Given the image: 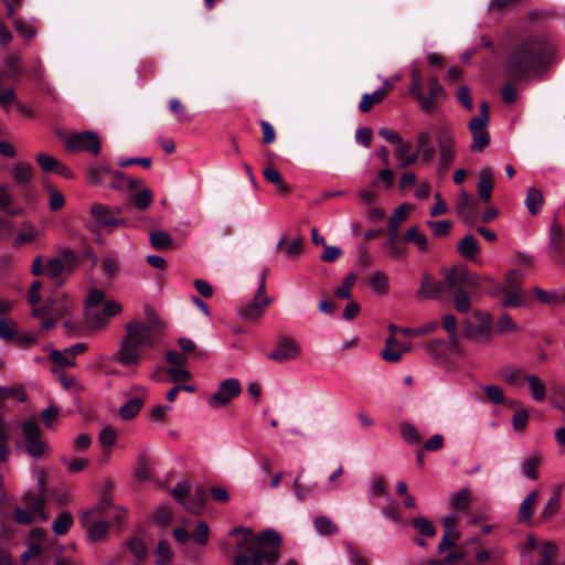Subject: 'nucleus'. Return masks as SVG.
Masks as SVG:
<instances>
[{
  "mask_svg": "<svg viewBox=\"0 0 565 565\" xmlns=\"http://www.w3.org/2000/svg\"><path fill=\"white\" fill-rule=\"evenodd\" d=\"M524 280V274L522 270L513 269L505 275V278L501 285H495V291H513L522 290L521 285Z\"/></svg>",
  "mask_w": 565,
  "mask_h": 565,
  "instance_id": "nucleus-25",
  "label": "nucleus"
},
{
  "mask_svg": "<svg viewBox=\"0 0 565 565\" xmlns=\"http://www.w3.org/2000/svg\"><path fill=\"white\" fill-rule=\"evenodd\" d=\"M238 534H242V537L236 543L237 548H243L247 545L258 544L257 541L255 540V535L250 529L237 526V527H233L230 531V535L234 536V535H238Z\"/></svg>",
  "mask_w": 565,
  "mask_h": 565,
  "instance_id": "nucleus-48",
  "label": "nucleus"
},
{
  "mask_svg": "<svg viewBox=\"0 0 565 565\" xmlns=\"http://www.w3.org/2000/svg\"><path fill=\"white\" fill-rule=\"evenodd\" d=\"M370 285L376 295H385L388 290V277L383 271H375L370 278Z\"/></svg>",
  "mask_w": 565,
  "mask_h": 565,
  "instance_id": "nucleus-47",
  "label": "nucleus"
},
{
  "mask_svg": "<svg viewBox=\"0 0 565 565\" xmlns=\"http://www.w3.org/2000/svg\"><path fill=\"white\" fill-rule=\"evenodd\" d=\"M454 295L455 309L460 313H467L471 309V301L468 292L460 287L447 289Z\"/></svg>",
  "mask_w": 565,
  "mask_h": 565,
  "instance_id": "nucleus-43",
  "label": "nucleus"
},
{
  "mask_svg": "<svg viewBox=\"0 0 565 565\" xmlns=\"http://www.w3.org/2000/svg\"><path fill=\"white\" fill-rule=\"evenodd\" d=\"M152 202V192L149 189H142L134 196V203L138 210H147Z\"/></svg>",
  "mask_w": 565,
  "mask_h": 565,
  "instance_id": "nucleus-63",
  "label": "nucleus"
},
{
  "mask_svg": "<svg viewBox=\"0 0 565 565\" xmlns=\"http://www.w3.org/2000/svg\"><path fill=\"white\" fill-rule=\"evenodd\" d=\"M542 461V455L536 451L533 452L531 456L524 458L520 463V470L521 473L530 479V480H537L539 473H537V467L540 466Z\"/></svg>",
  "mask_w": 565,
  "mask_h": 565,
  "instance_id": "nucleus-27",
  "label": "nucleus"
},
{
  "mask_svg": "<svg viewBox=\"0 0 565 565\" xmlns=\"http://www.w3.org/2000/svg\"><path fill=\"white\" fill-rule=\"evenodd\" d=\"M457 248L462 257L467 259H476L479 252V244L472 234H467L458 242Z\"/></svg>",
  "mask_w": 565,
  "mask_h": 565,
  "instance_id": "nucleus-30",
  "label": "nucleus"
},
{
  "mask_svg": "<svg viewBox=\"0 0 565 565\" xmlns=\"http://www.w3.org/2000/svg\"><path fill=\"white\" fill-rule=\"evenodd\" d=\"M292 488L295 491V495L298 501H305L312 492L317 489V483H312L309 486L302 484L300 482V475H298L292 482Z\"/></svg>",
  "mask_w": 565,
  "mask_h": 565,
  "instance_id": "nucleus-52",
  "label": "nucleus"
},
{
  "mask_svg": "<svg viewBox=\"0 0 565 565\" xmlns=\"http://www.w3.org/2000/svg\"><path fill=\"white\" fill-rule=\"evenodd\" d=\"M553 45L542 35L527 36L515 44L507 58V73L514 79L540 76L553 58Z\"/></svg>",
  "mask_w": 565,
  "mask_h": 565,
  "instance_id": "nucleus-2",
  "label": "nucleus"
},
{
  "mask_svg": "<svg viewBox=\"0 0 565 565\" xmlns=\"http://www.w3.org/2000/svg\"><path fill=\"white\" fill-rule=\"evenodd\" d=\"M450 508L455 511L465 512L470 503V490L468 488L460 489L450 497Z\"/></svg>",
  "mask_w": 565,
  "mask_h": 565,
  "instance_id": "nucleus-44",
  "label": "nucleus"
},
{
  "mask_svg": "<svg viewBox=\"0 0 565 565\" xmlns=\"http://www.w3.org/2000/svg\"><path fill=\"white\" fill-rule=\"evenodd\" d=\"M73 524V516L67 511L58 513L57 518L52 524V529L55 535H64Z\"/></svg>",
  "mask_w": 565,
  "mask_h": 565,
  "instance_id": "nucleus-45",
  "label": "nucleus"
},
{
  "mask_svg": "<svg viewBox=\"0 0 565 565\" xmlns=\"http://www.w3.org/2000/svg\"><path fill=\"white\" fill-rule=\"evenodd\" d=\"M490 119L489 105L487 102L481 103L479 115L472 117L468 122V129L472 135L471 151L480 152L490 143V135L488 131Z\"/></svg>",
  "mask_w": 565,
  "mask_h": 565,
  "instance_id": "nucleus-7",
  "label": "nucleus"
},
{
  "mask_svg": "<svg viewBox=\"0 0 565 565\" xmlns=\"http://www.w3.org/2000/svg\"><path fill=\"white\" fill-rule=\"evenodd\" d=\"M387 95V90L385 88H379L372 94H363L359 109L362 113H369L374 105L380 104Z\"/></svg>",
  "mask_w": 565,
  "mask_h": 565,
  "instance_id": "nucleus-38",
  "label": "nucleus"
},
{
  "mask_svg": "<svg viewBox=\"0 0 565 565\" xmlns=\"http://www.w3.org/2000/svg\"><path fill=\"white\" fill-rule=\"evenodd\" d=\"M345 550L349 557V561L352 565H369V561L365 556H363L352 543H345Z\"/></svg>",
  "mask_w": 565,
  "mask_h": 565,
  "instance_id": "nucleus-64",
  "label": "nucleus"
},
{
  "mask_svg": "<svg viewBox=\"0 0 565 565\" xmlns=\"http://www.w3.org/2000/svg\"><path fill=\"white\" fill-rule=\"evenodd\" d=\"M255 540L258 543L259 551H264V546L268 545L273 547L271 551H277V547L281 544V537L279 533L273 529L265 530L259 535H255Z\"/></svg>",
  "mask_w": 565,
  "mask_h": 565,
  "instance_id": "nucleus-36",
  "label": "nucleus"
},
{
  "mask_svg": "<svg viewBox=\"0 0 565 565\" xmlns=\"http://www.w3.org/2000/svg\"><path fill=\"white\" fill-rule=\"evenodd\" d=\"M66 148L72 152L87 151L97 156L100 152V139L94 131H83L71 135Z\"/></svg>",
  "mask_w": 565,
  "mask_h": 565,
  "instance_id": "nucleus-15",
  "label": "nucleus"
},
{
  "mask_svg": "<svg viewBox=\"0 0 565 565\" xmlns=\"http://www.w3.org/2000/svg\"><path fill=\"white\" fill-rule=\"evenodd\" d=\"M491 296H497L499 294H503L504 297L502 299V306L505 308H518L526 305L525 300V291L523 290H513V291H489Z\"/></svg>",
  "mask_w": 565,
  "mask_h": 565,
  "instance_id": "nucleus-29",
  "label": "nucleus"
},
{
  "mask_svg": "<svg viewBox=\"0 0 565 565\" xmlns=\"http://www.w3.org/2000/svg\"><path fill=\"white\" fill-rule=\"evenodd\" d=\"M358 279L355 273L348 274L342 280L341 285L337 288L335 295L342 299H350L352 297V288Z\"/></svg>",
  "mask_w": 565,
  "mask_h": 565,
  "instance_id": "nucleus-50",
  "label": "nucleus"
},
{
  "mask_svg": "<svg viewBox=\"0 0 565 565\" xmlns=\"http://www.w3.org/2000/svg\"><path fill=\"white\" fill-rule=\"evenodd\" d=\"M149 241L153 248L163 249L172 244V236L166 231H152L149 234Z\"/></svg>",
  "mask_w": 565,
  "mask_h": 565,
  "instance_id": "nucleus-46",
  "label": "nucleus"
},
{
  "mask_svg": "<svg viewBox=\"0 0 565 565\" xmlns=\"http://www.w3.org/2000/svg\"><path fill=\"white\" fill-rule=\"evenodd\" d=\"M67 274V267L56 257L51 258L46 263V276L54 280L57 286L64 284L63 274Z\"/></svg>",
  "mask_w": 565,
  "mask_h": 565,
  "instance_id": "nucleus-32",
  "label": "nucleus"
},
{
  "mask_svg": "<svg viewBox=\"0 0 565 565\" xmlns=\"http://www.w3.org/2000/svg\"><path fill=\"white\" fill-rule=\"evenodd\" d=\"M118 207H109L107 205L95 203L90 206V215L99 226H115L122 222L116 218L113 214L119 213Z\"/></svg>",
  "mask_w": 565,
  "mask_h": 565,
  "instance_id": "nucleus-20",
  "label": "nucleus"
},
{
  "mask_svg": "<svg viewBox=\"0 0 565 565\" xmlns=\"http://www.w3.org/2000/svg\"><path fill=\"white\" fill-rule=\"evenodd\" d=\"M313 527L322 536H331L339 533V526L326 515L316 516L313 519Z\"/></svg>",
  "mask_w": 565,
  "mask_h": 565,
  "instance_id": "nucleus-33",
  "label": "nucleus"
},
{
  "mask_svg": "<svg viewBox=\"0 0 565 565\" xmlns=\"http://www.w3.org/2000/svg\"><path fill=\"white\" fill-rule=\"evenodd\" d=\"M301 354L298 343L288 337L280 338L274 350L267 355L268 359L278 363L294 361Z\"/></svg>",
  "mask_w": 565,
  "mask_h": 565,
  "instance_id": "nucleus-17",
  "label": "nucleus"
},
{
  "mask_svg": "<svg viewBox=\"0 0 565 565\" xmlns=\"http://www.w3.org/2000/svg\"><path fill=\"white\" fill-rule=\"evenodd\" d=\"M190 535L195 543L200 545H205L210 536L209 524L205 521H200Z\"/></svg>",
  "mask_w": 565,
  "mask_h": 565,
  "instance_id": "nucleus-58",
  "label": "nucleus"
},
{
  "mask_svg": "<svg viewBox=\"0 0 565 565\" xmlns=\"http://www.w3.org/2000/svg\"><path fill=\"white\" fill-rule=\"evenodd\" d=\"M204 501L205 492L203 490H198L195 494H191V492H189L180 504L190 513L198 514L203 509Z\"/></svg>",
  "mask_w": 565,
  "mask_h": 565,
  "instance_id": "nucleus-34",
  "label": "nucleus"
},
{
  "mask_svg": "<svg viewBox=\"0 0 565 565\" xmlns=\"http://www.w3.org/2000/svg\"><path fill=\"white\" fill-rule=\"evenodd\" d=\"M23 502L33 514L39 513L43 521L47 519V515L44 513L45 498L43 495L26 493L23 497Z\"/></svg>",
  "mask_w": 565,
  "mask_h": 565,
  "instance_id": "nucleus-41",
  "label": "nucleus"
},
{
  "mask_svg": "<svg viewBox=\"0 0 565 565\" xmlns=\"http://www.w3.org/2000/svg\"><path fill=\"white\" fill-rule=\"evenodd\" d=\"M268 275V269H264L260 276L259 285L257 291L252 300V302L246 303L241 307L239 315L245 320H255L259 318L266 307L269 305L270 299L266 295V277Z\"/></svg>",
  "mask_w": 565,
  "mask_h": 565,
  "instance_id": "nucleus-10",
  "label": "nucleus"
},
{
  "mask_svg": "<svg viewBox=\"0 0 565 565\" xmlns=\"http://www.w3.org/2000/svg\"><path fill=\"white\" fill-rule=\"evenodd\" d=\"M154 556L157 565H168L172 561L173 552L171 551L167 541L161 540L158 543Z\"/></svg>",
  "mask_w": 565,
  "mask_h": 565,
  "instance_id": "nucleus-51",
  "label": "nucleus"
},
{
  "mask_svg": "<svg viewBox=\"0 0 565 565\" xmlns=\"http://www.w3.org/2000/svg\"><path fill=\"white\" fill-rule=\"evenodd\" d=\"M263 174H264V178L268 182L278 185L279 191H281L284 193L288 191V186L284 183L280 172L278 170H276L275 168H271V167L265 168L263 171Z\"/></svg>",
  "mask_w": 565,
  "mask_h": 565,
  "instance_id": "nucleus-60",
  "label": "nucleus"
},
{
  "mask_svg": "<svg viewBox=\"0 0 565 565\" xmlns=\"http://www.w3.org/2000/svg\"><path fill=\"white\" fill-rule=\"evenodd\" d=\"M109 505L110 500L107 497H103L94 508L82 512L79 516V521L86 529L92 542L102 541L110 529V522L99 518Z\"/></svg>",
  "mask_w": 565,
  "mask_h": 565,
  "instance_id": "nucleus-5",
  "label": "nucleus"
},
{
  "mask_svg": "<svg viewBox=\"0 0 565 565\" xmlns=\"http://www.w3.org/2000/svg\"><path fill=\"white\" fill-rule=\"evenodd\" d=\"M473 317L478 321L477 324L473 323L471 318H466L462 321L463 338L486 344L492 338V316L487 311L476 310Z\"/></svg>",
  "mask_w": 565,
  "mask_h": 565,
  "instance_id": "nucleus-6",
  "label": "nucleus"
},
{
  "mask_svg": "<svg viewBox=\"0 0 565 565\" xmlns=\"http://www.w3.org/2000/svg\"><path fill=\"white\" fill-rule=\"evenodd\" d=\"M424 163H430L435 158V149L431 146V137L427 131L417 135V150Z\"/></svg>",
  "mask_w": 565,
  "mask_h": 565,
  "instance_id": "nucleus-22",
  "label": "nucleus"
},
{
  "mask_svg": "<svg viewBox=\"0 0 565 565\" xmlns=\"http://www.w3.org/2000/svg\"><path fill=\"white\" fill-rule=\"evenodd\" d=\"M459 516L456 513L449 514L443 520L444 535L452 537V540H459L460 532L457 530V522Z\"/></svg>",
  "mask_w": 565,
  "mask_h": 565,
  "instance_id": "nucleus-53",
  "label": "nucleus"
},
{
  "mask_svg": "<svg viewBox=\"0 0 565 565\" xmlns=\"http://www.w3.org/2000/svg\"><path fill=\"white\" fill-rule=\"evenodd\" d=\"M409 210L411 206L408 204L397 206L388 218V227L399 228L402 223L406 220Z\"/></svg>",
  "mask_w": 565,
  "mask_h": 565,
  "instance_id": "nucleus-56",
  "label": "nucleus"
},
{
  "mask_svg": "<svg viewBox=\"0 0 565 565\" xmlns=\"http://www.w3.org/2000/svg\"><path fill=\"white\" fill-rule=\"evenodd\" d=\"M477 189L480 199L486 203L490 202L493 190V177L490 169L480 171Z\"/></svg>",
  "mask_w": 565,
  "mask_h": 565,
  "instance_id": "nucleus-23",
  "label": "nucleus"
},
{
  "mask_svg": "<svg viewBox=\"0 0 565 565\" xmlns=\"http://www.w3.org/2000/svg\"><path fill=\"white\" fill-rule=\"evenodd\" d=\"M524 383L527 385L530 394L535 402L540 403L546 398V395H547L546 384L539 376H536L534 374H529V376L525 377Z\"/></svg>",
  "mask_w": 565,
  "mask_h": 565,
  "instance_id": "nucleus-26",
  "label": "nucleus"
},
{
  "mask_svg": "<svg viewBox=\"0 0 565 565\" xmlns=\"http://www.w3.org/2000/svg\"><path fill=\"white\" fill-rule=\"evenodd\" d=\"M527 376L529 374L521 367L505 366L501 370L502 380L512 387H520Z\"/></svg>",
  "mask_w": 565,
  "mask_h": 565,
  "instance_id": "nucleus-28",
  "label": "nucleus"
},
{
  "mask_svg": "<svg viewBox=\"0 0 565 565\" xmlns=\"http://www.w3.org/2000/svg\"><path fill=\"white\" fill-rule=\"evenodd\" d=\"M242 392L239 381L231 377L222 381L214 394L209 397L207 404L213 408L227 405Z\"/></svg>",
  "mask_w": 565,
  "mask_h": 565,
  "instance_id": "nucleus-16",
  "label": "nucleus"
},
{
  "mask_svg": "<svg viewBox=\"0 0 565 565\" xmlns=\"http://www.w3.org/2000/svg\"><path fill=\"white\" fill-rule=\"evenodd\" d=\"M553 45L542 35L527 36L515 44L507 58V73L514 79L540 76L553 58Z\"/></svg>",
  "mask_w": 565,
  "mask_h": 565,
  "instance_id": "nucleus-1",
  "label": "nucleus"
},
{
  "mask_svg": "<svg viewBox=\"0 0 565 565\" xmlns=\"http://www.w3.org/2000/svg\"><path fill=\"white\" fill-rule=\"evenodd\" d=\"M557 552V546L553 542H545L541 546L539 565H556L553 557Z\"/></svg>",
  "mask_w": 565,
  "mask_h": 565,
  "instance_id": "nucleus-54",
  "label": "nucleus"
},
{
  "mask_svg": "<svg viewBox=\"0 0 565 565\" xmlns=\"http://www.w3.org/2000/svg\"><path fill=\"white\" fill-rule=\"evenodd\" d=\"M56 258L60 259L62 264H65L67 267V274H71L78 263L76 253L68 247L61 248Z\"/></svg>",
  "mask_w": 565,
  "mask_h": 565,
  "instance_id": "nucleus-55",
  "label": "nucleus"
},
{
  "mask_svg": "<svg viewBox=\"0 0 565 565\" xmlns=\"http://www.w3.org/2000/svg\"><path fill=\"white\" fill-rule=\"evenodd\" d=\"M403 241L414 244L420 252H427L429 249L427 236L419 231L417 225L406 231Z\"/></svg>",
  "mask_w": 565,
  "mask_h": 565,
  "instance_id": "nucleus-31",
  "label": "nucleus"
},
{
  "mask_svg": "<svg viewBox=\"0 0 565 565\" xmlns=\"http://www.w3.org/2000/svg\"><path fill=\"white\" fill-rule=\"evenodd\" d=\"M411 84L408 86L409 95L417 102L418 107L430 114L438 107V102L446 96L445 89L436 76H430L426 81L427 93L423 92L424 82L420 71L416 67L411 70Z\"/></svg>",
  "mask_w": 565,
  "mask_h": 565,
  "instance_id": "nucleus-4",
  "label": "nucleus"
},
{
  "mask_svg": "<svg viewBox=\"0 0 565 565\" xmlns=\"http://www.w3.org/2000/svg\"><path fill=\"white\" fill-rule=\"evenodd\" d=\"M457 214L466 223L472 224L477 214V203L466 190H461L457 203Z\"/></svg>",
  "mask_w": 565,
  "mask_h": 565,
  "instance_id": "nucleus-21",
  "label": "nucleus"
},
{
  "mask_svg": "<svg viewBox=\"0 0 565 565\" xmlns=\"http://www.w3.org/2000/svg\"><path fill=\"white\" fill-rule=\"evenodd\" d=\"M447 290L445 280L438 281L428 274H425L422 279L419 289L416 292L417 299H440L443 294Z\"/></svg>",
  "mask_w": 565,
  "mask_h": 565,
  "instance_id": "nucleus-18",
  "label": "nucleus"
},
{
  "mask_svg": "<svg viewBox=\"0 0 565 565\" xmlns=\"http://www.w3.org/2000/svg\"><path fill=\"white\" fill-rule=\"evenodd\" d=\"M539 499V491H531L521 502L518 512V519L523 523H531L533 519V508Z\"/></svg>",
  "mask_w": 565,
  "mask_h": 565,
  "instance_id": "nucleus-24",
  "label": "nucleus"
},
{
  "mask_svg": "<svg viewBox=\"0 0 565 565\" xmlns=\"http://www.w3.org/2000/svg\"><path fill=\"white\" fill-rule=\"evenodd\" d=\"M34 169L26 163H15L11 169L13 180L22 186L26 185L31 181Z\"/></svg>",
  "mask_w": 565,
  "mask_h": 565,
  "instance_id": "nucleus-39",
  "label": "nucleus"
},
{
  "mask_svg": "<svg viewBox=\"0 0 565 565\" xmlns=\"http://www.w3.org/2000/svg\"><path fill=\"white\" fill-rule=\"evenodd\" d=\"M435 135L439 152L438 167L440 170H446L456 157L454 131L448 126H440Z\"/></svg>",
  "mask_w": 565,
  "mask_h": 565,
  "instance_id": "nucleus-11",
  "label": "nucleus"
},
{
  "mask_svg": "<svg viewBox=\"0 0 565 565\" xmlns=\"http://www.w3.org/2000/svg\"><path fill=\"white\" fill-rule=\"evenodd\" d=\"M163 331L164 323L154 315L147 322L131 320L125 327V335L119 341L116 360L125 366L138 365L141 349L152 348Z\"/></svg>",
  "mask_w": 565,
  "mask_h": 565,
  "instance_id": "nucleus-3",
  "label": "nucleus"
},
{
  "mask_svg": "<svg viewBox=\"0 0 565 565\" xmlns=\"http://www.w3.org/2000/svg\"><path fill=\"white\" fill-rule=\"evenodd\" d=\"M142 406H143V398H141V397L131 398L119 408V416L124 420H130L139 414Z\"/></svg>",
  "mask_w": 565,
  "mask_h": 565,
  "instance_id": "nucleus-40",
  "label": "nucleus"
},
{
  "mask_svg": "<svg viewBox=\"0 0 565 565\" xmlns=\"http://www.w3.org/2000/svg\"><path fill=\"white\" fill-rule=\"evenodd\" d=\"M412 526L417 534L424 537H434L436 535V529L430 520L426 516L418 515L412 520Z\"/></svg>",
  "mask_w": 565,
  "mask_h": 565,
  "instance_id": "nucleus-42",
  "label": "nucleus"
},
{
  "mask_svg": "<svg viewBox=\"0 0 565 565\" xmlns=\"http://www.w3.org/2000/svg\"><path fill=\"white\" fill-rule=\"evenodd\" d=\"M565 249V232L561 223L554 218L550 228V254L554 260L559 262Z\"/></svg>",
  "mask_w": 565,
  "mask_h": 565,
  "instance_id": "nucleus-19",
  "label": "nucleus"
},
{
  "mask_svg": "<svg viewBox=\"0 0 565 565\" xmlns=\"http://www.w3.org/2000/svg\"><path fill=\"white\" fill-rule=\"evenodd\" d=\"M9 534L6 530L0 532V565H13L12 556L8 548Z\"/></svg>",
  "mask_w": 565,
  "mask_h": 565,
  "instance_id": "nucleus-59",
  "label": "nucleus"
},
{
  "mask_svg": "<svg viewBox=\"0 0 565 565\" xmlns=\"http://www.w3.org/2000/svg\"><path fill=\"white\" fill-rule=\"evenodd\" d=\"M120 312L121 306L115 300H107L102 311L98 308L97 310L85 309L84 315L87 328L92 331H97L105 327L110 318Z\"/></svg>",
  "mask_w": 565,
  "mask_h": 565,
  "instance_id": "nucleus-13",
  "label": "nucleus"
},
{
  "mask_svg": "<svg viewBox=\"0 0 565 565\" xmlns=\"http://www.w3.org/2000/svg\"><path fill=\"white\" fill-rule=\"evenodd\" d=\"M401 434L409 444L417 445L422 441L416 427L409 423H403L401 425Z\"/></svg>",
  "mask_w": 565,
  "mask_h": 565,
  "instance_id": "nucleus-62",
  "label": "nucleus"
},
{
  "mask_svg": "<svg viewBox=\"0 0 565 565\" xmlns=\"http://www.w3.org/2000/svg\"><path fill=\"white\" fill-rule=\"evenodd\" d=\"M447 289L469 288L472 292H479L484 282H491L487 276H479L470 271L466 266L454 267L445 275Z\"/></svg>",
  "mask_w": 565,
  "mask_h": 565,
  "instance_id": "nucleus-8",
  "label": "nucleus"
},
{
  "mask_svg": "<svg viewBox=\"0 0 565 565\" xmlns=\"http://www.w3.org/2000/svg\"><path fill=\"white\" fill-rule=\"evenodd\" d=\"M74 308V301L66 292H55L45 300V303L39 308L32 309V316L42 318L44 316H55V318L70 317Z\"/></svg>",
  "mask_w": 565,
  "mask_h": 565,
  "instance_id": "nucleus-9",
  "label": "nucleus"
},
{
  "mask_svg": "<svg viewBox=\"0 0 565 565\" xmlns=\"http://www.w3.org/2000/svg\"><path fill=\"white\" fill-rule=\"evenodd\" d=\"M7 398H17L21 403L28 401V395L22 386H0V403Z\"/></svg>",
  "mask_w": 565,
  "mask_h": 565,
  "instance_id": "nucleus-49",
  "label": "nucleus"
},
{
  "mask_svg": "<svg viewBox=\"0 0 565 565\" xmlns=\"http://www.w3.org/2000/svg\"><path fill=\"white\" fill-rule=\"evenodd\" d=\"M238 550L250 554V557L241 553L234 558L233 565H275L279 559L278 551H259L258 544L247 545Z\"/></svg>",
  "mask_w": 565,
  "mask_h": 565,
  "instance_id": "nucleus-12",
  "label": "nucleus"
},
{
  "mask_svg": "<svg viewBox=\"0 0 565 565\" xmlns=\"http://www.w3.org/2000/svg\"><path fill=\"white\" fill-rule=\"evenodd\" d=\"M412 148L409 142H402L396 148V157L399 159V168L405 169L414 164L419 158V151L408 153Z\"/></svg>",
  "mask_w": 565,
  "mask_h": 565,
  "instance_id": "nucleus-37",
  "label": "nucleus"
},
{
  "mask_svg": "<svg viewBox=\"0 0 565 565\" xmlns=\"http://www.w3.org/2000/svg\"><path fill=\"white\" fill-rule=\"evenodd\" d=\"M544 202L541 190L536 188H529L524 200L525 207L531 215H535L541 210Z\"/></svg>",
  "mask_w": 565,
  "mask_h": 565,
  "instance_id": "nucleus-35",
  "label": "nucleus"
},
{
  "mask_svg": "<svg viewBox=\"0 0 565 565\" xmlns=\"http://www.w3.org/2000/svg\"><path fill=\"white\" fill-rule=\"evenodd\" d=\"M106 295L103 290L94 288L89 291L86 301L85 309L97 310L100 305H105Z\"/></svg>",
  "mask_w": 565,
  "mask_h": 565,
  "instance_id": "nucleus-57",
  "label": "nucleus"
},
{
  "mask_svg": "<svg viewBox=\"0 0 565 565\" xmlns=\"http://www.w3.org/2000/svg\"><path fill=\"white\" fill-rule=\"evenodd\" d=\"M22 435L28 454L33 458H40L44 454L45 444L42 440V431L36 420H25L22 424Z\"/></svg>",
  "mask_w": 565,
  "mask_h": 565,
  "instance_id": "nucleus-14",
  "label": "nucleus"
},
{
  "mask_svg": "<svg viewBox=\"0 0 565 565\" xmlns=\"http://www.w3.org/2000/svg\"><path fill=\"white\" fill-rule=\"evenodd\" d=\"M46 190H47L49 198H50V200H49L50 210L53 212L61 210L65 204V199H64L63 193L52 186H47Z\"/></svg>",
  "mask_w": 565,
  "mask_h": 565,
  "instance_id": "nucleus-61",
  "label": "nucleus"
}]
</instances>
